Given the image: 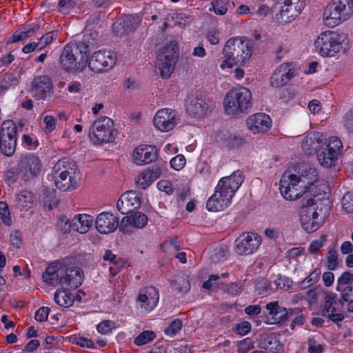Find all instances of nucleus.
Returning a JSON list of instances; mask_svg holds the SVG:
<instances>
[{"label":"nucleus","instance_id":"nucleus-1","mask_svg":"<svg viewBox=\"0 0 353 353\" xmlns=\"http://www.w3.org/2000/svg\"><path fill=\"white\" fill-rule=\"evenodd\" d=\"M318 180L316 169L307 165L299 168V175L286 170L280 180V192L287 200L296 199L301 193L312 192Z\"/></svg>","mask_w":353,"mask_h":353},{"label":"nucleus","instance_id":"nucleus-2","mask_svg":"<svg viewBox=\"0 0 353 353\" xmlns=\"http://www.w3.org/2000/svg\"><path fill=\"white\" fill-rule=\"evenodd\" d=\"M97 37V33L95 31L87 30L81 41L67 44L59 57L61 67L69 72L82 71L85 68L88 61L90 46L93 44L90 39L94 41Z\"/></svg>","mask_w":353,"mask_h":353},{"label":"nucleus","instance_id":"nucleus-3","mask_svg":"<svg viewBox=\"0 0 353 353\" xmlns=\"http://www.w3.org/2000/svg\"><path fill=\"white\" fill-rule=\"evenodd\" d=\"M243 179L244 177L240 170L234 172L230 176L221 178L218 182L214 193L207 201L208 210L219 212L228 208Z\"/></svg>","mask_w":353,"mask_h":353},{"label":"nucleus","instance_id":"nucleus-4","mask_svg":"<svg viewBox=\"0 0 353 353\" xmlns=\"http://www.w3.org/2000/svg\"><path fill=\"white\" fill-rule=\"evenodd\" d=\"M52 178L56 187L62 191L76 189L81 179L75 163L68 158L61 159L55 163Z\"/></svg>","mask_w":353,"mask_h":353},{"label":"nucleus","instance_id":"nucleus-5","mask_svg":"<svg viewBox=\"0 0 353 353\" xmlns=\"http://www.w3.org/2000/svg\"><path fill=\"white\" fill-rule=\"evenodd\" d=\"M252 42L247 39L234 37L229 39L223 49L226 58L221 64V68H232L233 63L242 65L252 54Z\"/></svg>","mask_w":353,"mask_h":353},{"label":"nucleus","instance_id":"nucleus-6","mask_svg":"<svg viewBox=\"0 0 353 353\" xmlns=\"http://www.w3.org/2000/svg\"><path fill=\"white\" fill-rule=\"evenodd\" d=\"M252 93L245 87L230 90L224 99V108L229 115H237L252 107Z\"/></svg>","mask_w":353,"mask_h":353},{"label":"nucleus","instance_id":"nucleus-7","mask_svg":"<svg viewBox=\"0 0 353 353\" xmlns=\"http://www.w3.org/2000/svg\"><path fill=\"white\" fill-rule=\"evenodd\" d=\"M117 135L114 121L108 117H101L90 126L89 137L95 145L112 143Z\"/></svg>","mask_w":353,"mask_h":353},{"label":"nucleus","instance_id":"nucleus-8","mask_svg":"<svg viewBox=\"0 0 353 353\" xmlns=\"http://www.w3.org/2000/svg\"><path fill=\"white\" fill-rule=\"evenodd\" d=\"M353 12V0H332L325 8L323 20L326 25L334 27L345 21Z\"/></svg>","mask_w":353,"mask_h":353},{"label":"nucleus","instance_id":"nucleus-9","mask_svg":"<svg viewBox=\"0 0 353 353\" xmlns=\"http://www.w3.org/2000/svg\"><path fill=\"white\" fill-rule=\"evenodd\" d=\"M178 57V44L176 41H171L163 46L160 53L157 55L155 65L162 77L168 78L171 75Z\"/></svg>","mask_w":353,"mask_h":353},{"label":"nucleus","instance_id":"nucleus-10","mask_svg":"<svg viewBox=\"0 0 353 353\" xmlns=\"http://www.w3.org/2000/svg\"><path fill=\"white\" fill-rule=\"evenodd\" d=\"M314 46L323 57H334L343 49L341 37L333 31L322 32L316 39Z\"/></svg>","mask_w":353,"mask_h":353},{"label":"nucleus","instance_id":"nucleus-11","mask_svg":"<svg viewBox=\"0 0 353 353\" xmlns=\"http://www.w3.org/2000/svg\"><path fill=\"white\" fill-rule=\"evenodd\" d=\"M17 142V126L12 120L2 122L0 130V150L8 157H12Z\"/></svg>","mask_w":353,"mask_h":353},{"label":"nucleus","instance_id":"nucleus-12","mask_svg":"<svg viewBox=\"0 0 353 353\" xmlns=\"http://www.w3.org/2000/svg\"><path fill=\"white\" fill-rule=\"evenodd\" d=\"M342 142L336 137L330 139L328 143L325 142L317 151V159L321 165L325 168L334 166L342 151Z\"/></svg>","mask_w":353,"mask_h":353},{"label":"nucleus","instance_id":"nucleus-13","mask_svg":"<svg viewBox=\"0 0 353 353\" xmlns=\"http://www.w3.org/2000/svg\"><path fill=\"white\" fill-rule=\"evenodd\" d=\"M314 200L313 198H307L302 200V205L300 210V221L303 228L307 232H313L316 231L320 226L316 219L319 216V214L314 208Z\"/></svg>","mask_w":353,"mask_h":353},{"label":"nucleus","instance_id":"nucleus-14","mask_svg":"<svg viewBox=\"0 0 353 353\" xmlns=\"http://www.w3.org/2000/svg\"><path fill=\"white\" fill-rule=\"evenodd\" d=\"M117 57L110 50H99L94 52L89 60V68L95 72H103L111 69L116 63Z\"/></svg>","mask_w":353,"mask_h":353},{"label":"nucleus","instance_id":"nucleus-15","mask_svg":"<svg viewBox=\"0 0 353 353\" xmlns=\"http://www.w3.org/2000/svg\"><path fill=\"white\" fill-rule=\"evenodd\" d=\"M213 104L201 94H190L186 101L188 114L194 117H203L211 112Z\"/></svg>","mask_w":353,"mask_h":353},{"label":"nucleus","instance_id":"nucleus-16","mask_svg":"<svg viewBox=\"0 0 353 353\" xmlns=\"http://www.w3.org/2000/svg\"><path fill=\"white\" fill-rule=\"evenodd\" d=\"M261 243V238L256 233H243L235 241V251L239 255L254 253Z\"/></svg>","mask_w":353,"mask_h":353},{"label":"nucleus","instance_id":"nucleus-17","mask_svg":"<svg viewBox=\"0 0 353 353\" xmlns=\"http://www.w3.org/2000/svg\"><path fill=\"white\" fill-rule=\"evenodd\" d=\"M178 120V114L175 110L163 108L156 113L154 117V124L160 131L168 132L174 128Z\"/></svg>","mask_w":353,"mask_h":353},{"label":"nucleus","instance_id":"nucleus-18","mask_svg":"<svg viewBox=\"0 0 353 353\" xmlns=\"http://www.w3.org/2000/svg\"><path fill=\"white\" fill-rule=\"evenodd\" d=\"M130 215L127 214L123 217L119 224V230L123 234H130L132 232L131 228L134 227L137 228H144L148 223L147 216L140 212H130Z\"/></svg>","mask_w":353,"mask_h":353},{"label":"nucleus","instance_id":"nucleus-19","mask_svg":"<svg viewBox=\"0 0 353 353\" xmlns=\"http://www.w3.org/2000/svg\"><path fill=\"white\" fill-rule=\"evenodd\" d=\"M41 162L37 156L27 154L21 157L19 168L27 179L34 178L41 172Z\"/></svg>","mask_w":353,"mask_h":353},{"label":"nucleus","instance_id":"nucleus-20","mask_svg":"<svg viewBox=\"0 0 353 353\" xmlns=\"http://www.w3.org/2000/svg\"><path fill=\"white\" fill-rule=\"evenodd\" d=\"M119 225V218L110 212L100 213L95 220V228L101 234H109L116 230Z\"/></svg>","mask_w":353,"mask_h":353},{"label":"nucleus","instance_id":"nucleus-21","mask_svg":"<svg viewBox=\"0 0 353 353\" xmlns=\"http://www.w3.org/2000/svg\"><path fill=\"white\" fill-rule=\"evenodd\" d=\"M157 158V149L151 145H142L133 152V161L137 165L150 163Z\"/></svg>","mask_w":353,"mask_h":353},{"label":"nucleus","instance_id":"nucleus-22","mask_svg":"<svg viewBox=\"0 0 353 353\" xmlns=\"http://www.w3.org/2000/svg\"><path fill=\"white\" fill-rule=\"evenodd\" d=\"M246 123L249 130L256 134L268 131L272 125V121L268 114L258 113L249 117Z\"/></svg>","mask_w":353,"mask_h":353},{"label":"nucleus","instance_id":"nucleus-23","mask_svg":"<svg viewBox=\"0 0 353 353\" xmlns=\"http://www.w3.org/2000/svg\"><path fill=\"white\" fill-rule=\"evenodd\" d=\"M137 301L141 303V307L147 311L153 310L159 301V292L153 286H147L140 290Z\"/></svg>","mask_w":353,"mask_h":353},{"label":"nucleus","instance_id":"nucleus-24","mask_svg":"<svg viewBox=\"0 0 353 353\" xmlns=\"http://www.w3.org/2000/svg\"><path fill=\"white\" fill-rule=\"evenodd\" d=\"M325 145V139L321 132H311L304 137L301 148L307 154L317 153L319 148Z\"/></svg>","mask_w":353,"mask_h":353},{"label":"nucleus","instance_id":"nucleus-25","mask_svg":"<svg viewBox=\"0 0 353 353\" xmlns=\"http://www.w3.org/2000/svg\"><path fill=\"white\" fill-rule=\"evenodd\" d=\"M63 274H65L64 272V267H61L59 263H55L46 268V271L43 273L42 277L43 281L50 285H63Z\"/></svg>","mask_w":353,"mask_h":353},{"label":"nucleus","instance_id":"nucleus-26","mask_svg":"<svg viewBox=\"0 0 353 353\" xmlns=\"http://www.w3.org/2000/svg\"><path fill=\"white\" fill-rule=\"evenodd\" d=\"M32 86L35 94L41 99L46 98L48 94H52L53 91L52 81L46 75L36 77L32 82Z\"/></svg>","mask_w":353,"mask_h":353},{"label":"nucleus","instance_id":"nucleus-27","mask_svg":"<svg viewBox=\"0 0 353 353\" xmlns=\"http://www.w3.org/2000/svg\"><path fill=\"white\" fill-rule=\"evenodd\" d=\"M63 285L77 288L83 281V272L79 268H64Z\"/></svg>","mask_w":353,"mask_h":353},{"label":"nucleus","instance_id":"nucleus-28","mask_svg":"<svg viewBox=\"0 0 353 353\" xmlns=\"http://www.w3.org/2000/svg\"><path fill=\"white\" fill-rule=\"evenodd\" d=\"M259 347L269 353H283V346L274 333L262 335Z\"/></svg>","mask_w":353,"mask_h":353},{"label":"nucleus","instance_id":"nucleus-29","mask_svg":"<svg viewBox=\"0 0 353 353\" xmlns=\"http://www.w3.org/2000/svg\"><path fill=\"white\" fill-rule=\"evenodd\" d=\"M72 221L73 230L81 234H85L92 225V217L88 214H78L72 219Z\"/></svg>","mask_w":353,"mask_h":353},{"label":"nucleus","instance_id":"nucleus-30","mask_svg":"<svg viewBox=\"0 0 353 353\" xmlns=\"http://www.w3.org/2000/svg\"><path fill=\"white\" fill-rule=\"evenodd\" d=\"M303 8V3H299V6H293L284 2V6L281 7L280 10L281 18L285 21H290L292 19L298 16Z\"/></svg>","mask_w":353,"mask_h":353},{"label":"nucleus","instance_id":"nucleus-31","mask_svg":"<svg viewBox=\"0 0 353 353\" xmlns=\"http://www.w3.org/2000/svg\"><path fill=\"white\" fill-rule=\"evenodd\" d=\"M41 28L39 23H32L23 27L24 30L15 32L12 37V42H17L26 37H32L37 33Z\"/></svg>","mask_w":353,"mask_h":353},{"label":"nucleus","instance_id":"nucleus-32","mask_svg":"<svg viewBox=\"0 0 353 353\" xmlns=\"http://www.w3.org/2000/svg\"><path fill=\"white\" fill-rule=\"evenodd\" d=\"M54 299L57 304L61 307H68L74 303L72 294L65 290L59 289L54 295Z\"/></svg>","mask_w":353,"mask_h":353},{"label":"nucleus","instance_id":"nucleus-33","mask_svg":"<svg viewBox=\"0 0 353 353\" xmlns=\"http://www.w3.org/2000/svg\"><path fill=\"white\" fill-rule=\"evenodd\" d=\"M211 5L210 10L219 15L225 14L229 8H234L235 6L234 2H230L229 0H214L212 1Z\"/></svg>","mask_w":353,"mask_h":353},{"label":"nucleus","instance_id":"nucleus-34","mask_svg":"<svg viewBox=\"0 0 353 353\" xmlns=\"http://www.w3.org/2000/svg\"><path fill=\"white\" fill-rule=\"evenodd\" d=\"M337 302H339V299L336 294L334 292L327 294L325 297V304L322 310L323 316H325L330 315L329 314L332 312H336V309L334 305Z\"/></svg>","mask_w":353,"mask_h":353},{"label":"nucleus","instance_id":"nucleus-35","mask_svg":"<svg viewBox=\"0 0 353 353\" xmlns=\"http://www.w3.org/2000/svg\"><path fill=\"white\" fill-rule=\"evenodd\" d=\"M172 285H176V290L180 292L185 293L190 290L189 277L184 273L176 275L175 279L172 282Z\"/></svg>","mask_w":353,"mask_h":353},{"label":"nucleus","instance_id":"nucleus-36","mask_svg":"<svg viewBox=\"0 0 353 353\" xmlns=\"http://www.w3.org/2000/svg\"><path fill=\"white\" fill-rule=\"evenodd\" d=\"M124 202L126 205H130L132 210L140 205V199L136 192L128 191L121 196V203Z\"/></svg>","mask_w":353,"mask_h":353},{"label":"nucleus","instance_id":"nucleus-37","mask_svg":"<svg viewBox=\"0 0 353 353\" xmlns=\"http://www.w3.org/2000/svg\"><path fill=\"white\" fill-rule=\"evenodd\" d=\"M282 68L279 66L270 78V84L272 87L280 88L288 83V79L285 77Z\"/></svg>","mask_w":353,"mask_h":353},{"label":"nucleus","instance_id":"nucleus-38","mask_svg":"<svg viewBox=\"0 0 353 353\" xmlns=\"http://www.w3.org/2000/svg\"><path fill=\"white\" fill-rule=\"evenodd\" d=\"M156 337V333L152 330L143 331L134 339V343L137 346H142L150 343Z\"/></svg>","mask_w":353,"mask_h":353},{"label":"nucleus","instance_id":"nucleus-39","mask_svg":"<svg viewBox=\"0 0 353 353\" xmlns=\"http://www.w3.org/2000/svg\"><path fill=\"white\" fill-rule=\"evenodd\" d=\"M161 175V169L157 165H152L147 170L143 171L139 176L142 177L143 179H146L148 183L150 185L153 181L157 179Z\"/></svg>","mask_w":353,"mask_h":353},{"label":"nucleus","instance_id":"nucleus-40","mask_svg":"<svg viewBox=\"0 0 353 353\" xmlns=\"http://www.w3.org/2000/svg\"><path fill=\"white\" fill-rule=\"evenodd\" d=\"M131 21L129 19H122L113 23V31L117 36L127 34L131 30Z\"/></svg>","mask_w":353,"mask_h":353},{"label":"nucleus","instance_id":"nucleus-41","mask_svg":"<svg viewBox=\"0 0 353 353\" xmlns=\"http://www.w3.org/2000/svg\"><path fill=\"white\" fill-rule=\"evenodd\" d=\"M17 205L22 208H28V204L32 202V196L28 191H21L16 195Z\"/></svg>","mask_w":353,"mask_h":353},{"label":"nucleus","instance_id":"nucleus-42","mask_svg":"<svg viewBox=\"0 0 353 353\" xmlns=\"http://www.w3.org/2000/svg\"><path fill=\"white\" fill-rule=\"evenodd\" d=\"M336 290L341 293V299H339V303L342 305H343L344 302H347L351 298H353V286L336 287Z\"/></svg>","mask_w":353,"mask_h":353},{"label":"nucleus","instance_id":"nucleus-43","mask_svg":"<svg viewBox=\"0 0 353 353\" xmlns=\"http://www.w3.org/2000/svg\"><path fill=\"white\" fill-rule=\"evenodd\" d=\"M281 305H279L278 301H273L266 304L268 323H270L271 321H274L279 310H281Z\"/></svg>","mask_w":353,"mask_h":353},{"label":"nucleus","instance_id":"nucleus-44","mask_svg":"<svg viewBox=\"0 0 353 353\" xmlns=\"http://www.w3.org/2000/svg\"><path fill=\"white\" fill-rule=\"evenodd\" d=\"M307 343L308 353H323L324 352L325 345L319 343L314 337L309 338Z\"/></svg>","mask_w":353,"mask_h":353},{"label":"nucleus","instance_id":"nucleus-45","mask_svg":"<svg viewBox=\"0 0 353 353\" xmlns=\"http://www.w3.org/2000/svg\"><path fill=\"white\" fill-rule=\"evenodd\" d=\"M0 216L2 220V222L6 225H10L12 223V220L10 217V210L8 208V205L6 202L1 201L0 202Z\"/></svg>","mask_w":353,"mask_h":353},{"label":"nucleus","instance_id":"nucleus-46","mask_svg":"<svg viewBox=\"0 0 353 353\" xmlns=\"http://www.w3.org/2000/svg\"><path fill=\"white\" fill-rule=\"evenodd\" d=\"M327 267L330 270H334L338 267V255L334 249H330L327 256Z\"/></svg>","mask_w":353,"mask_h":353},{"label":"nucleus","instance_id":"nucleus-47","mask_svg":"<svg viewBox=\"0 0 353 353\" xmlns=\"http://www.w3.org/2000/svg\"><path fill=\"white\" fill-rule=\"evenodd\" d=\"M182 328V321L176 319L171 322L170 325L166 327L164 330V333L166 335H169L170 336H174L177 332H179Z\"/></svg>","mask_w":353,"mask_h":353},{"label":"nucleus","instance_id":"nucleus-48","mask_svg":"<svg viewBox=\"0 0 353 353\" xmlns=\"http://www.w3.org/2000/svg\"><path fill=\"white\" fill-rule=\"evenodd\" d=\"M115 327V323L111 320H105L97 325V330L102 334L110 333Z\"/></svg>","mask_w":353,"mask_h":353},{"label":"nucleus","instance_id":"nucleus-49","mask_svg":"<svg viewBox=\"0 0 353 353\" xmlns=\"http://www.w3.org/2000/svg\"><path fill=\"white\" fill-rule=\"evenodd\" d=\"M342 208L347 213L353 212V193H346L342 199Z\"/></svg>","mask_w":353,"mask_h":353},{"label":"nucleus","instance_id":"nucleus-50","mask_svg":"<svg viewBox=\"0 0 353 353\" xmlns=\"http://www.w3.org/2000/svg\"><path fill=\"white\" fill-rule=\"evenodd\" d=\"M296 94V89L294 86L290 85L283 89L280 93V99L287 103L294 99Z\"/></svg>","mask_w":353,"mask_h":353},{"label":"nucleus","instance_id":"nucleus-51","mask_svg":"<svg viewBox=\"0 0 353 353\" xmlns=\"http://www.w3.org/2000/svg\"><path fill=\"white\" fill-rule=\"evenodd\" d=\"M353 283V273L350 272H343L337 280L336 287H345V285H350Z\"/></svg>","mask_w":353,"mask_h":353},{"label":"nucleus","instance_id":"nucleus-52","mask_svg":"<svg viewBox=\"0 0 353 353\" xmlns=\"http://www.w3.org/2000/svg\"><path fill=\"white\" fill-rule=\"evenodd\" d=\"M274 283L278 289L286 291L291 288L292 281L286 276H279Z\"/></svg>","mask_w":353,"mask_h":353},{"label":"nucleus","instance_id":"nucleus-53","mask_svg":"<svg viewBox=\"0 0 353 353\" xmlns=\"http://www.w3.org/2000/svg\"><path fill=\"white\" fill-rule=\"evenodd\" d=\"M226 141L228 146L231 148L240 147L245 143L242 137L236 134L230 135Z\"/></svg>","mask_w":353,"mask_h":353},{"label":"nucleus","instance_id":"nucleus-54","mask_svg":"<svg viewBox=\"0 0 353 353\" xmlns=\"http://www.w3.org/2000/svg\"><path fill=\"white\" fill-rule=\"evenodd\" d=\"M58 227L63 233H69L73 229V221L70 222L66 216H63L59 221Z\"/></svg>","mask_w":353,"mask_h":353},{"label":"nucleus","instance_id":"nucleus-55","mask_svg":"<svg viewBox=\"0 0 353 353\" xmlns=\"http://www.w3.org/2000/svg\"><path fill=\"white\" fill-rule=\"evenodd\" d=\"M170 165L176 170H181L185 165V159L182 154H179L172 158L170 161Z\"/></svg>","mask_w":353,"mask_h":353},{"label":"nucleus","instance_id":"nucleus-56","mask_svg":"<svg viewBox=\"0 0 353 353\" xmlns=\"http://www.w3.org/2000/svg\"><path fill=\"white\" fill-rule=\"evenodd\" d=\"M325 241L326 236L325 234L321 235L319 239L314 240L311 242L309 248V251L312 254L317 252L320 250V248L323 247Z\"/></svg>","mask_w":353,"mask_h":353},{"label":"nucleus","instance_id":"nucleus-57","mask_svg":"<svg viewBox=\"0 0 353 353\" xmlns=\"http://www.w3.org/2000/svg\"><path fill=\"white\" fill-rule=\"evenodd\" d=\"M253 347V342L250 338L241 341L238 344L239 353H247Z\"/></svg>","mask_w":353,"mask_h":353},{"label":"nucleus","instance_id":"nucleus-58","mask_svg":"<svg viewBox=\"0 0 353 353\" xmlns=\"http://www.w3.org/2000/svg\"><path fill=\"white\" fill-rule=\"evenodd\" d=\"M321 275V270L319 268H316L310 274L307 276L303 281L302 284L304 285L307 283L309 285H311L315 283H316Z\"/></svg>","mask_w":353,"mask_h":353},{"label":"nucleus","instance_id":"nucleus-59","mask_svg":"<svg viewBox=\"0 0 353 353\" xmlns=\"http://www.w3.org/2000/svg\"><path fill=\"white\" fill-rule=\"evenodd\" d=\"M50 310V308L48 307H40L35 313V320L39 322H43L47 321Z\"/></svg>","mask_w":353,"mask_h":353},{"label":"nucleus","instance_id":"nucleus-60","mask_svg":"<svg viewBox=\"0 0 353 353\" xmlns=\"http://www.w3.org/2000/svg\"><path fill=\"white\" fill-rule=\"evenodd\" d=\"M287 308L281 306V310H279L276 316H275L274 321H271L270 324H278L287 321Z\"/></svg>","mask_w":353,"mask_h":353},{"label":"nucleus","instance_id":"nucleus-61","mask_svg":"<svg viewBox=\"0 0 353 353\" xmlns=\"http://www.w3.org/2000/svg\"><path fill=\"white\" fill-rule=\"evenodd\" d=\"M43 122L46 124V133H50L55 129L56 119L53 116H46L43 119Z\"/></svg>","mask_w":353,"mask_h":353},{"label":"nucleus","instance_id":"nucleus-62","mask_svg":"<svg viewBox=\"0 0 353 353\" xmlns=\"http://www.w3.org/2000/svg\"><path fill=\"white\" fill-rule=\"evenodd\" d=\"M74 3L72 0H60L59 10L63 14H68L70 9L73 8Z\"/></svg>","mask_w":353,"mask_h":353},{"label":"nucleus","instance_id":"nucleus-63","mask_svg":"<svg viewBox=\"0 0 353 353\" xmlns=\"http://www.w3.org/2000/svg\"><path fill=\"white\" fill-rule=\"evenodd\" d=\"M10 242L16 248H20L22 243V235L19 230H14L10 233Z\"/></svg>","mask_w":353,"mask_h":353},{"label":"nucleus","instance_id":"nucleus-64","mask_svg":"<svg viewBox=\"0 0 353 353\" xmlns=\"http://www.w3.org/2000/svg\"><path fill=\"white\" fill-rule=\"evenodd\" d=\"M251 330V325L248 321H243L236 326V331L241 336L247 334Z\"/></svg>","mask_w":353,"mask_h":353}]
</instances>
